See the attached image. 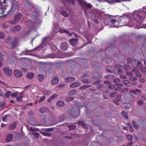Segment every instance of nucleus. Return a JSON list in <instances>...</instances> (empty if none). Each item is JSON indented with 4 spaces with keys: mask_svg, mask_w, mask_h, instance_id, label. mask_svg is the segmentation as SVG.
Segmentation results:
<instances>
[{
    "mask_svg": "<svg viewBox=\"0 0 146 146\" xmlns=\"http://www.w3.org/2000/svg\"><path fill=\"white\" fill-rule=\"evenodd\" d=\"M74 99V98L72 97H67L66 98L65 100L66 101L70 102L73 101Z\"/></svg>",
    "mask_w": 146,
    "mask_h": 146,
    "instance_id": "obj_29",
    "label": "nucleus"
},
{
    "mask_svg": "<svg viewBox=\"0 0 146 146\" xmlns=\"http://www.w3.org/2000/svg\"><path fill=\"white\" fill-rule=\"evenodd\" d=\"M21 95H20V96L17 98V101L18 102L21 101L22 100V95L23 94V93H22Z\"/></svg>",
    "mask_w": 146,
    "mask_h": 146,
    "instance_id": "obj_34",
    "label": "nucleus"
},
{
    "mask_svg": "<svg viewBox=\"0 0 146 146\" xmlns=\"http://www.w3.org/2000/svg\"><path fill=\"white\" fill-rule=\"evenodd\" d=\"M21 29V27L19 25H16L12 28V31L14 32L19 31Z\"/></svg>",
    "mask_w": 146,
    "mask_h": 146,
    "instance_id": "obj_14",
    "label": "nucleus"
},
{
    "mask_svg": "<svg viewBox=\"0 0 146 146\" xmlns=\"http://www.w3.org/2000/svg\"><path fill=\"white\" fill-rule=\"evenodd\" d=\"M68 46V44L66 42H64L60 44V46L61 49L62 51H65L67 50Z\"/></svg>",
    "mask_w": 146,
    "mask_h": 146,
    "instance_id": "obj_5",
    "label": "nucleus"
},
{
    "mask_svg": "<svg viewBox=\"0 0 146 146\" xmlns=\"http://www.w3.org/2000/svg\"><path fill=\"white\" fill-rule=\"evenodd\" d=\"M13 139V135L12 134H9L7 135L5 138V141L7 142H9L12 141Z\"/></svg>",
    "mask_w": 146,
    "mask_h": 146,
    "instance_id": "obj_6",
    "label": "nucleus"
},
{
    "mask_svg": "<svg viewBox=\"0 0 146 146\" xmlns=\"http://www.w3.org/2000/svg\"><path fill=\"white\" fill-rule=\"evenodd\" d=\"M59 82V79L57 77H54L51 81V84L52 85L57 84Z\"/></svg>",
    "mask_w": 146,
    "mask_h": 146,
    "instance_id": "obj_10",
    "label": "nucleus"
},
{
    "mask_svg": "<svg viewBox=\"0 0 146 146\" xmlns=\"http://www.w3.org/2000/svg\"><path fill=\"white\" fill-rule=\"evenodd\" d=\"M129 92L135 95H136L137 94V92H136L135 89V90H131L129 91Z\"/></svg>",
    "mask_w": 146,
    "mask_h": 146,
    "instance_id": "obj_48",
    "label": "nucleus"
},
{
    "mask_svg": "<svg viewBox=\"0 0 146 146\" xmlns=\"http://www.w3.org/2000/svg\"><path fill=\"white\" fill-rule=\"evenodd\" d=\"M123 83L125 85H128L129 84L130 82L128 80H125L122 81Z\"/></svg>",
    "mask_w": 146,
    "mask_h": 146,
    "instance_id": "obj_39",
    "label": "nucleus"
},
{
    "mask_svg": "<svg viewBox=\"0 0 146 146\" xmlns=\"http://www.w3.org/2000/svg\"><path fill=\"white\" fill-rule=\"evenodd\" d=\"M49 39V38L48 37L45 38H43L42 41V44H45L47 42V41Z\"/></svg>",
    "mask_w": 146,
    "mask_h": 146,
    "instance_id": "obj_30",
    "label": "nucleus"
},
{
    "mask_svg": "<svg viewBox=\"0 0 146 146\" xmlns=\"http://www.w3.org/2000/svg\"><path fill=\"white\" fill-rule=\"evenodd\" d=\"M67 127H69V130L72 131L75 129L76 127L74 125H68Z\"/></svg>",
    "mask_w": 146,
    "mask_h": 146,
    "instance_id": "obj_26",
    "label": "nucleus"
},
{
    "mask_svg": "<svg viewBox=\"0 0 146 146\" xmlns=\"http://www.w3.org/2000/svg\"><path fill=\"white\" fill-rule=\"evenodd\" d=\"M3 71L6 74L9 76H10L12 74V70L8 68H3Z\"/></svg>",
    "mask_w": 146,
    "mask_h": 146,
    "instance_id": "obj_7",
    "label": "nucleus"
},
{
    "mask_svg": "<svg viewBox=\"0 0 146 146\" xmlns=\"http://www.w3.org/2000/svg\"><path fill=\"white\" fill-rule=\"evenodd\" d=\"M132 123L133 127L136 129H138L139 127V125L137 124L135 121L134 120H133Z\"/></svg>",
    "mask_w": 146,
    "mask_h": 146,
    "instance_id": "obj_21",
    "label": "nucleus"
},
{
    "mask_svg": "<svg viewBox=\"0 0 146 146\" xmlns=\"http://www.w3.org/2000/svg\"><path fill=\"white\" fill-rule=\"evenodd\" d=\"M2 1H1L0 0V14H3L5 12L7 6L6 5H4L3 4L6 3V0H3Z\"/></svg>",
    "mask_w": 146,
    "mask_h": 146,
    "instance_id": "obj_2",
    "label": "nucleus"
},
{
    "mask_svg": "<svg viewBox=\"0 0 146 146\" xmlns=\"http://www.w3.org/2000/svg\"><path fill=\"white\" fill-rule=\"evenodd\" d=\"M120 77L121 78L123 79H125L127 78V77L126 76H124V75H120Z\"/></svg>",
    "mask_w": 146,
    "mask_h": 146,
    "instance_id": "obj_63",
    "label": "nucleus"
},
{
    "mask_svg": "<svg viewBox=\"0 0 146 146\" xmlns=\"http://www.w3.org/2000/svg\"><path fill=\"white\" fill-rule=\"evenodd\" d=\"M97 88L102 90L105 88V87L104 84L98 85L96 86Z\"/></svg>",
    "mask_w": 146,
    "mask_h": 146,
    "instance_id": "obj_28",
    "label": "nucleus"
},
{
    "mask_svg": "<svg viewBox=\"0 0 146 146\" xmlns=\"http://www.w3.org/2000/svg\"><path fill=\"white\" fill-rule=\"evenodd\" d=\"M68 1L70 4L73 5L75 4L74 1V0H68Z\"/></svg>",
    "mask_w": 146,
    "mask_h": 146,
    "instance_id": "obj_59",
    "label": "nucleus"
},
{
    "mask_svg": "<svg viewBox=\"0 0 146 146\" xmlns=\"http://www.w3.org/2000/svg\"><path fill=\"white\" fill-rule=\"evenodd\" d=\"M32 134L36 138H38L39 135V133L36 132L33 133Z\"/></svg>",
    "mask_w": 146,
    "mask_h": 146,
    "instance_id": "obj_41",
    "label": "nucleus"
},
{
    "mask_svg": "<svg viewBox=\"0 0 146 146\" xmlns=\"http://www.w3.org/2000/svg\"><path fill=\"white\" fill-rule=\"evenodd\" d=\"M56 105L58 106L62 107L64 105V104L63 101L60 100L57 102Z\"/></svg>",
    "mask_w": 146,
    "mask_h": 146,
    "instance_id": "obj_20",
    "label": "nucleus"
},
{
    "mask_svg": "<svg viewBox=\"0 0 146 146\" xmlns=\"http://www.w3.org/2000/svg\"><path fill=\"white\" fill-rule=\"evenodd\" d=\"M8 115H5L2 118V120L3 121H5L7 119V117H8Z\"/></svg>",
    "mask_w": 146,
    "mask_h": 146,
    "instance_id": "obj_49",
    "label": "nucleus"
},
{
    "mask_svg": "<svg viewBox=\"0 0 146 146\" xmlns=\"http://www.w3.org/2000/svg\"><path fill=\"white\" fill-rule=\"evenodd\" d=\"M121 113L123 117L127 119H128V117L127 113L125 111H122Z\"/></svg>",
    "mask_w": 146,
    "mask_h": 146,
    "instance_id": "obj_33",
    "label": "nucleus"
},
{
    "mask_svg": "<svg viewBox=\"0 0 146 146\" xmlns=\"http://www.w3.org/2000/svg\"><path fill=\"white\" fill-rule=\"evenodd\" d=\"M75 80L74 78L72 77H70L66 78L64 81L66 82L70 83L74 81Z\"/></svg>",
    "mask_w": 146,
    "mask_h": 146,
    "instance_id": "obj_15",
    "label": "nucleus"
},
{
    "mask_svg": "<svg viewBox=\"0 0 146 146\" xmlns=\"http://www.w3.org/2000/svg\"><path fill=\"white\" fill-rule=\"evenodd\" d=\"M54 130V129L53 128H48L45 130L46 131H53Z\"/></svg>",
    "mask_w": 146,
    "mask_h": 146,
    "instance_id": "obj_57",
    "label": "nucleus"
},
{
    "mask_svg": "<svg viewBox=\"0 0 146 146\" xmlns=\"http://www.w3.org/2000/svg\"><path fill=\"white\" fill-rule=\"evenodd\" d=\"M83 82L85 83H88L89 82V81L87 79H85L83 81Z\"/></svg>",
    "mask_w": 146,
    "mask_h": 146,
    "instance_id": "obj_64",
    "label": "nucleus"
},
{
    "mask_svg": "<svg viewBox=\"0 0 146 146\" xmlns=\"http://www.w3.org/2000/svg\"><path fill=\"white\" fill-rule=\"evenodd\" d=\"M34 76V74L32 72H30L27 73L26 75V77L30 79H31L33 78Z\"/></svg>",
    "mask_w": 146,
    "mask_h": 146,
    "instance_id": "obj_18",
    "label": "nucleus"
},
{
    "mask_svg": "<svg viewBox=\"0 0 146 146\" xmlns=\"http://www.w3.org/2000/svg\"><path fill=\"white\" fill-rule=\"evenodd\" d=\"M80 85L81 83L80 82H73L70 84L69 87L71 88H74L79 86Z\"/></svg>",
    "mask_w": 146,
    "mask_h": 146,
    "instance_id": "obj_13",
    "label": "nucleus"
},
{
    "mask_svg": "<svg viewBox=\"0 0 146 146\" xmlns=\"http://www.w3.org/2000/svg\"><path fill=\"white\" fill-rule=\"evenodd\" d=\"M78 124L79 125H82L83 127L86 128H88V125H87L86 123L83 122L79 121L78 122Z\"/></svg>",
    "mask_w": 146,
    "mask_h": 146,
    "instance_id": "obj_22",
    "label": "nucleus"
},
{
    "mask_svg": "<svg viewBox=\"0 0 146 146\" xmlns=\"http://www.w3.org/2000/svg\"><path fill=\"white\" fill-rule=\"evenodd\" d=\"M111 22L113 27H118V22L117 20L114 19H111Z\"/></svg>",
    "mask_w": 146,
    "mask_h": 146,
    "instance_id": "obj_12",
    "label": "nucleus"
},
{
    "mask_svg": "<svg viewBox=\"0 0 146 146\" xmlns=\"http://www.w3.org/2000/svg\"><path fill=\"white\" fill-rule=\"evenodd\" d=\"M36 78L39 82H41L44 80V76L42 74H38L36 76Z\"/></svg>",
    "mask_w": 146,
    "mask_h": 146,
    "instance_id": "obj_16",
    "label": "nucleus"
},
{
    "mask_svg": "<svg viewBox=\"0 0 146 146\" xmlns=\"http://www.w3.org/2000/svg\"><path fill=\"white\" fill-rule=\"evenodd\" d=\"M14 73L15 76L17 78H20L23 75V74L21 72L18 70H15Z\"/></svg>",
    "mask_w": 146,
    "mask_h": 146,
    "instance_id": "obj_8",
    "label": "nucleus"
},
{
    "mask_svg": "<svg viewBox=\"0 0 146 146\" xmlns=\"http://www.w3.org/2000/svg\"><path fill=\"white\" fill-rule=\"evenodd\" d=\"M127 139L129 141H131L133 138V136L131 135H128L126 136Z\"/></svg>",
    "mask_w": 146,
    "mask_h": 146,
    "instance_id": "obj_38",
    "label": "nucleus"
},
{
    "mask_svg": "<svg viewBox=\"0 0 146 146\" xmlns=\"http://www.w3.org/2000/svg\"><path fill=\"white\" fill-rule=\"evenodd\" d=\"M41 133L42 135L44 136L47 137H50V134L49 133H47L44 132H41Z\"/></svg>",
    "mask_w": 146,
    "mask_h": 146,
    "instance_id": "obj_35",
    "label": "nucleus"
},
{
    "mask_svg": "<svg viewBox=\"0 0 146 146\" xmlns=\"http://www.w3.org/2000/svg\"><path fill=\"white\" fill-rule=\"evenodd\" d=\"M60 32L61 33H66L68 34L69 33V32L68 31H66L65 30H62V29L60 30Z\"/></svg>",
    "mask_w": 146,
    "mask_h": 146,
    "instance_id": "obj_52",
    "label": "nucleus"
},
{
    "mask_svg": "<svg viewBox=\"0 0 146 146\" xmlns=\"http://www.w3.org/2000/svg\"><path fill=\"white\" fill-rule=\"evenodd\" d=\"M113 75H108L105 76H104V78L106 79H110L112 77H113Z\"/></svg>",
    "mask_w": 146,
    "mask_h": 146,
    "instance_id": "obj_40",
    "label": "nucleus"
},
{
    "mask_svg": "<svg viewBox=\"0 0 146 146\" xmlns=\"http://www.w3.org/2000/svg\"><path fill=\"white\" fill-rule=\"evenodd\" d=\"M12 3L11 8L8 12V14L10 15L18 11V3L17 1H12Z\"/></svg>",
    "mask_w": 146,
    "mask_h": 146,
    "instance_id": "obj_1",
    "label": "nucleus"
},
{
    "mask_svg": "<svg viewBox=\"0 0 146 146\" xmlns=\"http://www.w3.org/2000/svg\"><path fill=\"white\" fill-rule=\"evenodd\" d=\"M126 75L128 76H132L133 75V74L131 72H126Z\"/></svg>",
    "mask_w": 146,
    "mask_h": 146,
    "instance_id": "obj_60",
    "label": "nucleus"
},
{
    "mask_svg": "<svg viewBox=\"0 0 146 146\" xmlns=\"http://www.w3.org/2000/svg\"><path fill=\"white\" fill-rule=\"evenodd\" d=\"M137 17L138 19H139V22L140 23L142 22L144 19L142 17L138 15H137Z\"/></svg>",
    "mask_w": 146,
    "mask_h": 146,
    "instance_id": "obj_31",
    "label": "nucleus"
},
{
    "mask_svg": "<svg viewBox=\"0 0 146 146\" xmlns=\"http://www.w3.org/2000/svg\"><path fill=\"white\" fill-rule=\"evenodd\" d=\"M109 88L113 90L115 88V86L113 85H109Z\"/></svg>",
    "mask_w": 146,
    "mask_h": 146,
    "instance_id": "obj_56",
    "label": "nucleus"
},
{
    "mask_svg": "<svg viewBox=\"0 0 146 146\" xmlns=\"http://www.w3.org/2000/svg\"><path fill=\"white\" fill-rule=\"evenodd\" d=\"M78 2L80 3V5L82 6L84 3L85 5V6L89 8H91L92 6L91 5V4L90 3H88L86 2H84V0H77Z\"/></svg>",
    "mask_w": 146,
    "mask_h": 146,
    "instance_id": "obj_4",
    "label": "nucleus"
},
{
    "mask_svg": "<svg viewBox=\"0 0 146 146\" xmlns=\"http://www.w3.org/2000/svg\"><path fill=\"white\" fill-rule=\"evenodd\" d=\"M121 80L118 78H115L113 82L115 83H117L120 82Z\"/></svg>",
    "mask_w": 146,
    "mask_h": 146,
    "instance_id": "obj_51",
    "label": "nucleus"
},
{
    "mask_svg": "<svg viewBox=\"0 0 146 146\" xmlns=\"http://www.w3.org/2000/svg\"><path fill=\"white\" fill-rule=\"evenodd\" d=\"M138 104L139 106H141L143 104L142 101L141 100H139L137 101Z\"/></svg>",
    "mask_w": 146,
    "mask_h": 146,
    "instance_id": "obj_47",
    "label": "nucleus"
},
{
    "mask_svg": "<svg viewBox=\"0 0 146 146\" xmlns=\"http://www.w3.org/2000/svg\"><path fill=\"white\" fill-rule=\"evenodd\" d=\"M121 98V95L120 94L118 95L117 97L116 98V100H113V101L117 104H118V102L119 101Z\"/></svg>",
    "mask_w": 146,
    "mask_h": 146,
    "instance_id": "obj_24",
    "label": "nucleus"
},
{
    "mask_svg": "<svg viewBox=\"0 0 146 146\" xmlns=\"http://www.w3.org/2000/svg\"><path fill=\"white\" fill-rule=\"evenodd\" d=\"M69 42L72 46H75L77 43V40L74 38L71 39L69 40Z\"/></svg>",
    "mask_w": 146,
    "mask_h": 146,
    "instance_id": "obj_11",
    "label": "nucleus"
},
{
    "mask_svg": "<svg viewBox=\"0 0 146 146\" xmlns=\"http://www.w3.org/2000/svg\"><path fill=\"white\" fill-rule=\"evenodd\" d=\"M104 83L105 84H110L111 83V82L110 81H108V80L104 81Z\"/></svg>",
    "mask_w": 146,
    "mask_h": 146,
    "instance_id": "obj_61",
    "label": "nucleus"
},
{
    "mask_svg": "<svg viewBox=\"0 0 146 146\" xmlns=\"http://www.w3.org/2000/svg\"><path fill=\"white\" fill-rule=\"evenodd\" d=\"M8 45H10L12 48H15L17 46L16 43L15 42H12L11 43L9 42V43H8Z\"/></svg>",
    "mask_w": 146,
    "mask_h": 146,
    "instance_id": "obj_27",
    "label": "nucleus"
},
{
    "mask_svg": "<svg viewBox=\"0 0 146 146\" xmlns=\"http://www.w3.org/2000/svg\"><path fill=\"white\" fill-rule=\"evenodd\" d=\"M141 71L143 73L145 72H146V68L145 67L141 68Z\"/></svg>",
    "mask_w": 146,
    "mask_h": 146,
    "instance_id": "obj_50",
    "label": "nucleus"
},
{
    "mask_svg": "<svg viewBox=\"0 0 146 146\" xmlns=\"http://www.w3.org/2000/svg\"><path fill=\"white\" fill-rule=\"evenodd\" d=\"M128 90V89L127 88H124L121 91V92H124L127 91Z\"/></svg>",
    "mask_w": 146,
    "mask_h": 146,
    "instance_id": "obj_58",
    "label": "nucleus"
},
{
    "mask_svg": "<svg viewBox=\"0 0 146 146\" xmlns=\"http://www.w3.org/2000/svg\"><path fill=\"white\" fill-rule=\"evenodd\" d=\"M130 1L131 0H108L107 2L109 4H113L115 3H120L122 1Z\"/></svg>",
    "mask_w": 146,
    "mask_h": 146,
    "instance_id": "obj_9",
    "label": "nucleus"
},
{
    "mask_svg": "<svg viewBox=\"0 0 146 146\" xmlns=\"http://www.w3.org/2000/svg\"><path fill=\"white\" fill-rule=\"evenodd\" d=\"M43 93L44 95H47L50 94L51 92L49 90H45L44 91Z\"/></svg>",
    "mask_w": 146,
    "mask_h": 146,
    "instance_id": "obj_44",
    "label": "nucleus"
},
{
    "mask_svg": "<svg viewBox=\"0 0 146 146\" xmlns=\"http://www.w3.org/2000/svg\"><path fill=\"white\" fill-rule=\"evenodd\" d=\"M11 92L10 91L7 92L5 94V96L7 97H9L11 95Z\"/></svg>",
    "mask_w": 146,
    "mask_h": 146,
    "instance_id": "obj_42",
    "label": "nucleus"
},
{
    "mask_svg": "<svg viewBox=\"0 0 146 146\" xmlns=\"http://www.w3.org/2000/svg\"><path fill=\"white\" fill-rule=\"evenodd\" d=\"M2 27L4 29H6L7 28L8 26L6 24L4 23Z\"/></svg>",
    "mask_w": 146,
    "mask_h": 146,
    "instance_id": "obj_62",
    "label": "nucleus"
},
{
    "mask_svg": "<svg viewBox=\"0 0 146 146\" xmlns=\"http://www.w3.org/2000/svg\"><path fill=\"white\" fill-rule=\"evenodd\" d=\"M61 14L64 16L67 17L68 16V13L65 11H63L61 12Z\"/></svg>",
    "mask_w": 146,
    "mask_h": 146,
    "instance_id": "obj_36",
    "label": "nucleus"
},
{
    "mask_svg": "<svg viewBox=\"0 0 146 146\" xmlns=\"http://www.w3.org/2000/svg\"><path fill=\"white\" fill-rule=\"evenodd\" d=\"M117 93L116 92H114L110 94V96L113 97L117 96Z\"/></svg>",
    "mask_w": 146,
    "mask_h": 146,
    "instance_id": "obj_37",
    "label": "nucleus"
},
{
    "mask_svg": "<svg viewBox=\"0 0 146 146\" xmlns=\"http://www.w3.org/2000/svg\"><path fill=\"white\" fill-rule=\"evenodd\" d=\"M22 15L20 13H18L15 17L13 21H9V23L11 24L15 25L19 21Z\"/></svg>",
    "mask_w": 146,
    "mask_h": 146,
    "instance_id": "obj_3",
    "label": "nucleus"
},
{
    "mask_svg": "<svg viewBox=\"0 0 146 146\" xmlns=\"http://www.w3.org/2000/svg\"><path fill=\"white\" fill-rule=\"evenodd\" d=\"M5 36V35L2 32L0 31V38H3Z\"/></svg>",
    "mask_w": 146,
    "mask_h": 146,
    "instance_id": "obj_45",
    "label": "nucleus"
},
{
    "mask_svg": "<svg viewBox=\"0 0 146 146\" xmlns=\"http://www.w3.org/2000/svg\"><path fill=\"white\" fill-rule=\"evenodd\" d=\"M91 85H84V89H85L89 88H90L92 86Z\"/></svg>",
    "mask_w": 146,
    "mask_h": 146,
    "instance_id": "obj_55",
    "label": "nucleus"
},
{
    "mask_svg": "<svg viewBox=\"0 0 146 146\" xmlns=\"http://www.w3.org/2000/svg\"><path fill=\"white\" fill-rule=\"evenodd\" d=\"M17 125V124L15 122H14L10 125L9 129L11 130H13L14 129Z\"/></svg>",
    "mask_w": 146,
    "mask_h": 146,
    "instance_id": "obj_23",
    "label": "nucleus"
},
{
    "mask_svg": "<svg viewBox=\"0 0 146 146\" xmlns=\"http://www.w3.org/2000/svg\"><path fill=\"white\" fill-rule=\"evenodd\" d=\"M76 92V90H72L70 91L68 93L69 95H72L74 94Z\"/></svg>",
    "mask_w": 146,
    "mask_h": 146,
    "instance_id": "obj_32",
    "label": "nucleus"
},
{
    "mask_svg": "<svg viewBox=\"0 0 146 146\" xmlns=\"http://www.w3.org/2000/svg\"><path fill=\"white\" fill-rule=\"evenodd\" d=\"M48 109L44 107H41L40 109V111L41 113H44L46 111L48 110Z\"/></svg>",
    "mask_w": 146,
    "mask_h": 146,
    "instance_id": "obj_25",
    "label": "nucleus"
},
{
    "mask_svg": "<svg viewBox=\"0 0 146 146\" xmlns=\"http://www.w3.org/2000/svg\"><path fill=\"white\" fill-rule=\"evenodd\" d=\"M24 2L25 6L27 8H30L31 7V5L27 0H24Z\"/></svg>",
    "mask_w": 146,
    "mask_h": 146,
    "instance_id": "obj_17",
    "label": "nucleus"
},
{
    "mask_svg": "<svg viewBox=\"0 0 146 146\" xmlns=\"http://www.w3.org/2000/svg\"><path fill=\"white\" fill-rule=\"evenodd\" d=\"M102 77V76L99 75L97 74H95L92 76L93 78L96 79H100Z\"/></svg>",
    "mask_w": 146,
    "mask_h": 146,
    "instance_id": "obj_19",
    "label": "nucleus"
},
{
    "mask_svg": "<svg viewBox=\"0 0 146 146\" xmlns=\"http://www.w3.org/2000/svg\"><path fill=\"white\" fill-rule=\"evenodd\" d=\"M45 96H42L40 99L39 100V102H41L43 100H44L45 99Z\"/></svg>",
    "mask_w": 146,
    "mask_h": 146,
    "instance_id": "obj_53",
    "label": "nucleus"
},
{
    "mask_svg": "<svg viewBox=\"0 0 146 146\" xmlns=\"http://www.w3.org/2000/svg\"><path fill=\"white\" fill-rule=\"evenodd\" d=\"M124 69L125 70H130L131 69V67L129 65H126L124 67Z\"/></svg>",
    "mask_w": 146,
    "mask_h": 146,
    "instance_id": "obj_46",
    "label": "nucleus"
},
{
    "mask_svg": "<svg viewBox=\"0 0 146 146\" xmlns=\"http://www.w3.org/2000/svg\"><path fill=\"white\" fill-rule=\"evenodd\" d=\"M102 82V81L101 80H97L95 82H94L93 83V84H99L101 83Z\"/></svg>",
    "mask_w": 146,
    "mask_h": 146,
    "instance_id": "obj_43",
    "label": "nucleus"
},
{
    "mask_svg": "<svg viewBox=\"0 0 146 146\" xmlns=\"http://www.w3.org/2000/svg\"><path fill=\"white\" fill-rule=\"evenodd\" d=\"M142 64L139 61H138L137 62V66L139 68H141L142 66Z\"/></svg>",
    "mask_w": 146,
    "mask_h": 146,
    "instance_id": "obj_54",
    "label": "nucleus"
}]
</instances>
